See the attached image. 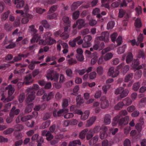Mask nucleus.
Segmentation results:
<instances>
[{
  "mask_svg": "<svg viewBox=\"0 0 146 146\" xmlns=\"http://www.w3.org/2000/svg\"><path fill=\"white\" fill-rule=\"evenodd\" d=\"M26 91L27 93L26 95L27 97L25 100V103H31L35 98V92L31 88H27Z\"/></svg>",
  "mask_w": 146,
  "mask_h": 146,
  "instance_id": "f257e3e1",
  "label": "nucleus"
},
{
  "mask_svg": "<svg viewBox=\"0 0 146 146\" xmlns=\"http://www.w3.org/2000/svg\"><path fill=\"white\" fill-rule=\"evenodd\" d=\"M5 90H8V97L5 99V102H8L12 100L14 98V96H12L15 91L14 88H12L11 85H10L5 88Z\"/></svg>",
  "mask_w": 146,
  "mask_h": 146,
  "instance_id": "f03ea898",
  "label": "nucleus"
},
{
  "mask_svg": "<svg viewBox=\"0 0 146 146\" xmlns=\"http://www.w3.org/2000/svg\"><path fill=\"white\" fill-rule=\"evenodd\" d=\"M109 33L107 31L102 32L101 36L96 37L97 40L104 41L105 42H108L109 41Z\"/></svg>",
  "mask_w": 146,
  "mask_h": 146,
  "instance_id": "7ed1b4c3",
  "label": "nucleus"
},
{
  "mask_svg": "<svg viewBox=\"0 0 146 146\" xmlns=\"http://www.w3.org/2000/svg\"><path fill=\"white\" fill-rule=\"evenodd\" d=\"M92 39V36L90 35L85 36L84 38V40L85 42L82 45L83 47L85 48L90 46L91 44L90 41Z\"/></svg>",
  "mask_w": 146,
  "mask_h": 146,
  "instance_id": "20e7f679",
  "label": "nucleus"
},
{
  "mask_svg": "<svg viewBox=\"0 0 146 146\" xmlns=\"http://www.w3.org/2000/svg\"><path fill=\"white\" fill-rule=\"evenodd\" d=\"M101 101L100 105L101 108L104 109L107 108L109 105V103L108 100L107 99L106 96H104L102 97L100 99Z\"/></svg>",
  "mask_w": 146,
  "mask_h": 146,
  "instance_id": "39448f33",
  "label": "nucleus"
},
{
  "mask_svg": "<svg viewBox=\"0 0 146 146\" xmlns=\"http://www.w3.org/2000/svg\"><path fill=\"white\" fill-rule=\"evenodd\" d=\"M68 112V109H60L57 112L56 110H55L53 111V115L54 117H60L62 115L64 112L67 113Z\"/></svg>",
  "mask_w": 146,
  "mask_h": 146,
  "instance_id": "423d86ee",
  "label": "nucleus"
},
{
  "mask_svg": "<svg viewBox=\"0 0 146 146\" xmlns=\"http://www.w3.org/2000/svg\"><path fill=\"white\" fill-rule=\"evenodd\" d=\"M114 68L113 67L110 68L109 70L108 73L110 76H111L112 78H115L119 74V72L117 70H114Z\"/></svg>",
  "mask_w": 146,
  "mask_h": 146,
  "instance_id": "0eeeda50",
  "label": "nucleus"
},
{
  "mask_svg": "<svg viewBox=\"0 0 146 146\" xmlns=\"http://www.w3.org/2000/svg\"><path fill=\"white\" fill-rule=\"evenodd\" d=\"M129 121V118L128 116H126L123 118L119 119L118 125H124L127 124Z\"/></svg>",
  "mask_w": 146,
  "mask_h": 146,
  "instance_id": "6e6552de",
  "label": "nucleus"
},
{
  "mask_svg": "<svg viewBox=\"0 0 146 146\" xmlns=\"http://www.w3.org/2000/svg\"><path fill=\"white\" fill-rule=\"evenodd\" d=\"M139 60L137 59L134 60L132 63L133 67L134 69L137 70H139L142 68V65H139Z\"/></svg>",
  "mask_w": 146,
  "mask_h": 146,
  "instance_id": "1a4fd4ad",
  "label": "nucleus"
},
{
  "mask_svg": "<svg viewBox=\"0 0 146 146\" xmlns=\"http://www.w3.org/2000/svg\"><path fill=\"white\" fill-rule=\"evenodd\" d=\"M54 96V94L52 92H50L48 95L45 93L43 95L42 99L43 100H46L47 101H48L52 98Z\"/></svg>",
  "mask_w": 146,
  "mask_h": 146,
  "instance_id": "9d476101",
  "label": "nucleus"
},
{
  "mask_svg": "<svg viewBox=\"0 0 146 146\" xmlns=\"http://www.w3.org/2000/svg\"><path fill=\"white\" fill-rule=\"evenodd\" d=\"M13 3L15 4H17L16 7L17 9H20L24 6L25 1L23 0H15Z\"/></svg>",
  "mask_w": 146,
  "mask_h": 146,
  "instance_id": "9b49d317",
  "label": "nucleus"
},
{
  "mask_svg": "<svg viewBox=\"0 0 146 146\" xmlns=\"http://www.w3.org/2000/svg\"><path fill=\"white\" fill-rule=\"evenodd\" d=\"M111 117L109 114H105L104 117V123L106 125H109L111 123Z\"/></svg>",
  "mask_w": 146,
  "mask_h": 146,
  "instance_id": "f8f14e48",
  "label": "nucleus"
},
{
  "mask_svg": "<svg viewBox=\"0 0 146 146\" xmlns=\"http://www.w3.org/2000/svg\"><path fill=\"white\" fill-rule=\"evenodd\" d=\"M26 104L27 105V106L25 109L24 112L25 113H28L31 111L34 104L32 103H26Z\"/></svg>",
  "mask_w": 146,
  "mask_h": 146,
  "instance_id": "ddd939ff",
  "label": "nucleus"
},
{
  "mask_svg": "<svg viewBox=\"0 0 146 146\" xmlns=\"http://www.w3.org/2000/svg\"><path fill=\"white\" fill-rule=\"evenodd\" d=\"M77 23L78 24L77 27L78 29H80L85 25V21L84 20L82 19H79L77 21Z\"/></svg>",
  "mask_w": 146,
  "mask_h": 146,
  "instance_id": "4468645a",
  "label": "nucleus"
},
{
  "mask_svg": "<svg viewBox=\"0 0 146 146\" xmlns=\"http://www.w3.org/2000/svg\"><path fill=\"white\" fill-rule=\"evenodd\" d=\"M82 3L81 1H76L74 2L71 6V10L73 11L75 10Z\"/></svg>",
  "mask_w": 146,
  "mask_h": 146,
  "instance_id": "2eb2a0df",
  "label": "nucleus"
},
{
  "mask_svg": "<svg viewBox=\"0 0 146 146\" xmlns=\"http://www.w3.org/2000/svg\"><path fill=\"white\" fill-rule=\"evenodd\" d=\"M46 44L50 45L56 43V40L51 37H46Z\"/></svg>",
  "mask_w": 146,
  "mask_h": 146,
  "instance_id": "dca6fc26",
  "label": "nucleus"
},
{
  "mask_svg": "<svg viewBox=\"0 0 146 146\" xmlns=\"http://www.w3.org/2000/svg\"><path fill=\"white\" fill-rule=\"evenodd\" d=\"M96 119L95 116L92 117L89 119L87 121L86 124V126L87 127H89L93 124Z\"/></svg>",
  "mask_w": 146,
  "mask_h": 146,
  "instance_id": "f3484780",
  "label": "nucleus"
},
{
  "mask_svg": "<svg viewBox=\"0 0 146 146\" xmlns=\"http://www.w3.org/2000/svg\"><path fill=\"white\" fill-rule=\"evenodd\" d=\"M32 78V76L31 74L27 75L25 77L24 80V83L26 85H28L33 82V81L29 82Z\"/></svg>",
  "mask_w": 146,
  "mask_h": 146,
  "instance_id": "a211bd4d",
  "label": "nucleus"
},
{
  "mask_svg": "<svg viewBox=\"0 0 146 146\" xmlns=\"http://www.w3.org/2000/svg\"><path fill=\"white\" fill-rule=\"evenodd\" d=\"M98 136L97 135L95 136L93 138L89 141V144L90 145L92 146L95 144L98 141Z\"/></svg>",
  "mask_w": 146,
  "mask_h": 146,
  "instance_id": "6ab92c4d",
  "label": "nucleus"
},
{
  "mask_svg": "<svg viewBox=\"0 0 146 146\" xmlns=\"http://www.w3.org/2000/svg\"><path fill=\"white\" fill-rule=\"evenodd\" d=\"M81 144L80 140L78 139L70 142L68 144V146H77V145H80Z\"/></svg>",
  "mask_w": 146,
  "mask_h": 146,
  "instance_id": "aec40b11",
  "label": "nucleus"
},
{
  "mask_svg": "<svg viewBox=\"0 0 146 146\" xmlns=\"http://www.w3.org/2000/svg\"><path fill=\"white\" fill-rule=\"evenodd\" d=\"M76 101L77 105H80L84 102V100L80 95H79L77 96Z\"/></svg>",
  "mask_w": 146,
  "mask_h": 146,
  "instance_id": "412c9836",
  "label": "nucleus"
},
{
  "mask_svg": "<svg viewBox=\"0 0 146 146\" xmlns=\"http://www.w3.org/2000/svg\"><path fill=\"white\" fill-rule=\"evenodd\" d=\"M134 25L136 28L141 27L142 26V24L141 19L139 18H137L135 21Z\"/></svg>",
  "mask_w": 146,
  "mask_h": 146,
  "instance_id": "4be33fe9",
  "label": "nucleus"
},
{
  "mask_svg": "<svg viewBox=\"0 0 146 146\" xmlns=\"http://www.w3.org/2000/svg\"><path fill=\"white\" fill-rule=\"evenodd\" d=\"M88 129H86L82 131L80 133L79 135L80 138L82 139H84L88 131Z\"/></svg>",
  "mask_w": 146,
  "mask_h": 146,
  "instance_id": "5701e85b",
  "label": "nucleus"
},
{
  "mask_svg": "<svg viewBox=\"0 0 146 146\" xmlns=\"http://www.w3.org/2000/svg\"><path fill=\"white\" fill-rule=\"evenodd\" d=\"M123 102L124 106H128L131 104L132 102L131 100L129 98L127 97L123 100Z\"/></svg>",
  "mask_w": 146,
  "mask_h": 146,
  "instance_id": "b1692460",
  "label": "nucleus"
},
{
  "mask_svg": "<svg viewBox=\"0 0 146 146\" xmlns=\"http://www.w3.org/2000/svg\"><path fill=\"white\" fill-rule=\"evenodd\" d=\"M129 92V91L128 89L123 90V91L119 95V98L120 99H121L126 97L128 95Z\"/></svg>",
  "mask_w": 146,
  "mask_h": 146,
  "instance_id": "393cba45",
  "label": "nucleus"
},
{
  "mask_svg": "<svg viewBox=\"0 0 146 146\" xmlns=\"http://www.w3.org/2000/svg\"><path fill=\"white\" fill-rule=\"evenodd\" d=\"M24 128V126L22 124H17L14 126L15 131H19L23 130Z\"/></svg>",
  "mask_w": 146,
  "mask_h": 146,
  "instance_id": "a878e982",
  "label": "nucleus"
},
{
  "mask_svg": "<svg viewBox=\"0 0 146 146\" xmlns=\"http://www.w3.org/2000/svg\"><path fill=\"white\" fill-rule=\"evenodd\" d=\"M90 113L89 111L88 110L85 111L84 114L81 115V119L83 120H85L87 119L89 117Z\"/></svg>",
  "mask_w": 146,
  "mask_h": 146,
  "instance_id": "bb28decb",
  "label": "nucleus"
},
{
  "mask_svg": "<svg viewBox=\"0 0 146 146\" xmlns=\"http://www.w3.org/2000/svg\"><path fill=\"white\" fill-rule=\"evenodd\" d=\"M120 116L118 115L115 116L113 119V122L112 123V125L113 126H115L119 123V120Z\"/></svg>",
  "mask_w": 146,
  "mask_h": 146,
  "instance_id": "cd10ccee",
  "label": "nucleus"
},
{
  "mask_svg": "<svg viewBox=\"0 0 146 146\" xmlns=\"http://www.w3.org/2000/svg\"><path fill=\"white\" fill-rule=\"evenodd\" d=\"M50 123V121L49 120H47L43 122L40 126V129H44L48 127Z\"/></svg>",
  "mask_w": 146,
  "mask_h": 146,
  "instance_id": "c85d7f7f",
  "label": "nucleus"
},
{
  "mask_svg": "<svg viewBox=\"0 0 146 146\" xmlns=\"http://www.w3.org/2000/svg\"><path fill=\"white\" fill-rule=\"evenodd\" d=\"M124 106L123 102L118 103L114 107V109L116 110H119L122 108Z\"/></svg>",
  "mask_w": 146,
  "mask_h": 146,
  "instance_id": "c756f323",
  "label": "nucleus"
},
{
  "mask_svg": "<svg viewBox=\"0 0 146 146\" xmlns=\"http://www.w3.org/2000/svg\"><path fill=\"white\" fill-rule=\"evenodd\" d=\"M133 76V74L132 73H130L127 74L125 76L124 81L125 82H127L129 80L132 79Z\"/></svg>",
  "mask_w": 146,
  "mask_h": 146,
  "instance_id": "7c9ffc66",
  "label": "nucleus"
},
{
  "mask_svg": "<svg viewBox=\"0 0 146 146\" xmlns=\"http://www.w3.org/2000/svg\"><path fill=\"white\" fill-rule=\"evenodd\" d=\"M16 109V107L13 106L11 110L10 113H11L14 115H17L20 112V110L19 109Z\"/></svg>",
  "mask_w": 146,
  "mask_h": 146,
  "instance_id": "2f4dec72",
  "label": "nucleus"
},
{
  "mask_svg": "<svg viewBox=\"0 0 146 146\" xmlns=\"http://www.w3.org/2000/svg\"><path fill=\"white\" fill-rule=\"evenodd\" d=\"M10 13L9 11H8L4 13L2 15L1 19L2 21H3L6 20L8 17Z\"/></svg>",
  "mask_w": 146,
  "mask_h": 146,
  "instance_id": "473e14b6",
  "label": "nucleus"
},
{
  "mask_svg": "<svg viewBox=\"0 0 146 146\" xmlns=\"http://www.w3.org/2000/svg\"><path fill=\"white\" fill-rule=\"evenodd\" d=\"M40 23L45 29H49L50 28V25L46 20H45L42 21L40 22Z\"/></svg>",
  "mask_w": 146,
  "mask_h": 146,
  "instance_id": "72a5a7b5",
  "label": "nucleus"
},
{
  "mask_svg": "<svg viewBox=\"0 0 146 146\" xmlns=\"http://www.w3.org/2000/svg\"><path fill=\"white\" fill-rule=\"evenodd\" d=\"M32 115H29L26 116L21 117V121L23 122H25L33 118Z\"/></svg>",
  "mask_w": 146,
  "mask_h": 146,
  "instance_id": "f704fd0d",
  "label": "nucleus"
},
{
  "mask_svg": "<svg viewBox=\"0 0 146 146\" xmlns=\"http://www.w3.org/2000/svg\"><path fill=\"white\" fill-rule=\"evenodd\" d=\"M140 86V84L139 82L134 83L132 89L135 91H137Z\"/></svg>",
  "mask_w": 146,
  "mask_h": 146,
  "instance_id": "c9c22d12",
  "label": "nucleus"
},
{
  "mask_svg": "<svg viewBox=\"0 0 146 146\" xmlns=\"http://www.w3.org/2000/svg\"><path fill=\"white\" fill-rule=\"evenodd\" d=\"M50 72L51 73L53 74V77L54 78L53 80L55 82L57 81L58 80L59 76L58 74L56 72H54V71L53 70L50 71Z\"/></svg>",
  "mask_w": 146,
  "mask_h": 146,
  "instance_id": "e433bc0d",
  "label": "nucleus"
},
{
  "mask_svg": "<svg viewBox=\"0 0 146 146\" xmlns=\"http://www.w3.org/2000/svg\"><path fill=\"white\" fill-rule=\"evenodd\" d=\"M133 56L131 53H129L127 56L126 58V61L127 63H130L133 60Z\"/></svg>",
  "mask_w": 146,
  "mask_h": 146,
  "instance_id": "4c0bfd02",
  "label": "nucleus"
},
{
  "mask_svg": "<svg viewBox=\"0 0 146 146\" xmlns=\"http://www.w3.org/2000/svg\"><path fill=\"white\" fill-rule=\"evenodd\" d=\"M58 7L57 5H54L52 6L50 8L48 12V14H50L56 11Z\"/></svg>",
  "mask_w": 146,
  "mask_h": 146,
  "instance_id": "58836bf2",
  "label": "nucleus"
},
{
  "mask_svg": "<svg viewBox=\"0 0 146 146\" xmlns=\"http://www.w3.org/2000/svg\"><path fill=\"white\" fill-rule=\"evenodd\" d=\"M94 133L92 130H89L87 133L86 135V139L90 140L93 136Z\"/></svg>",
  "mask_w": 146,
  "mask_h": 146,
  "instance_id": "ea45409f",
  "label": "nucleus"
},
{
  "mask_svg": "<svg viewBox=\"0 0 146 146\" xmlns=\"http://www.w3.org/2000/svg\"><path fill=\"white\" fill-rule=\"evenodd\" d=\"M58 14L57 13H54L48 15L47 16V19H56L58 16Z\"/></svg>",
  "mask_w": 146,
  "mask_h": 146,
  "instance_id": "a19ab883",
  "label": "nucleus"
},
{
  "mask_svg": "<svg viewBox=\"0 0 146 146\" xmlns=\"http://www.w3.org/2000/svg\"><path fill=\"white\" fill-rule=\"evenodd\" d=\"M25 98V94L22 93L20 94L19 97V103H21L23 102Z\"/></svg>",
  "mask_w": 146,
  "mask_h": 146,
  "instance_id": "79ce46f5",
  "label": "nucleus"
},
{
  "mask_svg": "<svg viewBox=\"0 0 146 146\" xmlns=\"http://www.w3.org/2000/svg\"><path fill=\"white\" fill-rule=\"evenodd\" d=\"M81 36H79L75 38L73 40L75 42H77L78 44L80 45L82 44L83 42V40L81 39Z\"/></svg>",
  "mask_w": 146,
  "mask_h": 146,
  "instance_id": "37998d69",
  "label": "nucleus"
},
{
  "mask_svg": "<svg viewBox=\"0 0 146 146\" xmlns=\"http://www.w3.org/2000/svg\"><path fill=\"white\" fill-rule=\"evenodd\" d=\"M69 35L68 33L63 32L60 35V36L63 39L66 40L69 37Z\"/></svg>",
  "mask_w": 146,
  "mask_h": 146,
  "instance_id": "c03bdc74",
  "label": "nucleus"
},
{
  "mask_svg": "<svg viewBox=\"0 0 146 146\" xmlns=\"http://www.w3.org/2000/svg\"><path fill=\"white\" fill-rule=\"evenodd\" d=\"M14 117V115L11 113H10L9 116L6 119L7 123H11L13 121Z\"/></svg>",
  "mask_w": 146,
  "mask_h": 146,
  "instance_id": "a18cd8bd",
  "label": "nucleus"
},
{
  "mask_svg": "<svg viewBox=\"0 0 146 146\" xmlns=\"http://www.w3.org/2000/svg\"><path fill=\"white\" fill-rule=\"evenodd\" d=\"M80 14V11H76L74 12L72 14L73 19L74 20H76L79 17Z\"/></svg>",
  "mask_w": 146,
  "mask_h": 146,
  "instance_id": "49530a36",
  "label": "nucleus"
},
{
  "mask_svg": "<svg viewBox=\"0 0 146 146\" xmlns=\"http://www.w3.org/2000/svg\"><path fill=\"white\" fill-rule=\"evenodd\" d=\"M126 47L125 45H123L122 47H119L118 48V52L119 54H121L125 51V49Z\"/></svg>",
  "mask_w": 146,
  "mask_h": 146,
  "instance_id": "de8ad7c7",
  "label": "nucleus"
},
{
  "mask_svg": "<svg viewBox=\"0 0 146 146\" xmlns=\"http://www.w3.org/2000/svg\"><path fill=\"white\" fill-rule=\"evenodd\" d=\"M12 41H10L9 42H11V43L8 45L6 46L5 47V48L6 49H10L13 48L15 47L16 46V44L15 43L12 42Z\"/></svg>",
  "mask_w": 146,
  "mask_h": 146,
  "instance_id": "09e8293b",
  "label": "nucleus"
},
{
  "mask_svg": "<svg viewBox=\"0 0 146 146\" xmlns=\"http://www.w3.org/2000/svg\"><path fill=\"white\" fill-rule=\"evenodd\" d=\"M46 105L45 104H43L41 106L40 105L36 106L34 109L35 111H38L40 110L41 108H43L42 109L43 110L45 109Z\"/></svg>",
  "mask_w": 146,
  "mask_h": 146,
  "instance_id": "8fccbe9b",
  "label": "nucleus"
},
{
  "mask_svg": "<svg viewBox=\"0 0 146 146\" xmlns=\"http://www.w3.org/2000/svg\"><path fill=\"white\" fill-rule=\"evenodd\" d=\"M145 57V54L143 51L139 50L138 53L137 57L139 58H143Z\"/></svg>",
  "mask_w": 146,
  "mask_h": 146,
  "instance_id": "3c124183",
  "label": "nucleus"
},
{
  "mask_svg": "<svg viewBox=\"0 0 146 146\" xmlns=\"http://www.w3.org/2000/svg\"><path fill=\"white\" fill-rule=\"evenodd\" d=\"M113 57V54L111 53H108L106 54L104 57V59L107 61L111 58Z\"/></svg>",
  "mask_w": 146,
  "mask_h": 146,
  "instance_id": "603ef678",
  "label": "nucleus"
},
{
  "mask_svg": "<svg viewBox=\"0 0 146 146\" xmlns=\"http://www.w3.org/2000/svg\"><path fill=\"white\" fill-rule=\"evenodd\" d=\"M125 13V11L122 9L119 10V13L118 17L120 18H122Z\"/></svg>",
  "mask_w": 146,
  "mask_h": 146,
  "instance_id": "864d4df0",
  "label": "nucleus"
},
{
  "mask_svg": "<svg viewBox=\"0 0 146 146\" xmlns=\"http://www.w3.org/2000/svg\"><path fill=\"white\" fill-rule=\"evenodd\" d=\"M14 129L12 128H9L6 130L4 131L3 133L4 134L7 135L11 133L13 131Z\"/></svg>",
  "mask_w": 146,
  "mask_h": 146,
  "instance_id": "5fc2aeb1",
  "label": "nucleus"
},
{
  "mask_svg": "<svg viewBox=\"0 0 146 146\" xmlns=\"http://www.w3.org/2000/svg\"><path fill=\"white\" fill-rule=\"evenodd\" d=\"M117 36V34L115 33H114L111 35L110 38L112 42H115Z\"/></svg>",
  "mask_w": 146,
  "mask_h": 146,
  "instance_id": "6e6d98bb",
  "label": "nucleus"
},
{
  "mask_svg": "<svg viewBox=\"0 0 146 146\" xmlns=\"http://www.w3.org/2000/svg\"><path fill=\"white\" fill-rule=\"evenodd\" d=\"M124 88L123 87H121L117 88L115 91V94L118 95L120 94H121V92L123 91Z\"/></svg>",
  "mask_w": 146,
  "mask_h": 146,
  "instance_id": "4d7b16f0",
  "label": "nucleus"
},
{
  "mask_svg": "<svg viewBox=\"0 0 146 146\" xmlns=\"http://www.w3.org/2000/svg\"><path fill=\"white\" fill-rule=\"evenodd\" d=\"M36 142L38 143L37 146H41L42 144L44 142V139L42 137H41L38 139L36 140Z\"/></svg>",
  "mask_w": 146,
  "mask_h": 146,
  "instance_id": "13d9d810",
  "label": "nucleus"
},
{
  "mask_svg": "<svg viewBox=\"0 0 146 146\" xmlns=\"http://www.w3.org/2000/svg\"><path fill=\"white\" fill-rule=\"evenodd\" d=\"M100 133V139H102L106 138L108 136L107 133L102 132V131H101Z\"/></svg>",
  "mask_w": 146,
  "mask_h": 146,
  "instance_id": "bf43d9fd",
  "label": "nucleus"
},
{
  "mask_svg": "<svg viewBox=\"0 0 146 146\" xmlns=\"http://www.w3.org/2000/svg\"><path fill=\"white\" fill-rule=\"evenodd\" d=\"M62 20L64 23H65L69 24L70 22L69 21V17L66 16H65L63 17Z\"/></svg>",
  "mask_w": 146,
  "mask_h": 146,
  "instance_id": "052dcab7",
  "label": "nucleus"
},
{
  "mask_svg": "<svg viewBox=\"0 0 146 146\" xmlns=\"http://www.w3.org/2000/svg\"><path fill=\"white\" fill-rule=\"evenodd\" d=\"M97 72L99 75H102L103 72V68L101 66H98L97 68Z\"/></svg>",
  "mask_w": 146,
  "mask_h": 146,
  "instance_id": "680f3d73",
  "label": "nucleus"
},
{
  "mask_svg": "<svg viewBox=\"0 0 146 146\" xmlns=\"http://www.w3.org/2000/svg\"><path fill=\"white\" fill-rule=\"evenodd\" d=\"M115 40L117 44V45H120L122 44V37L121 36H119Z\"/></svg>",
  "mask_w": 146,
  "mask_h": 146,
  "instance_id": "e2e57ef3",
  "label": "nucleus"
},
{
  "mask_svg": "<svg viewBox=\"0 0 146 146\" xmlns=\"http://www.w3.org/2000/svg\"><path fill=\"white\" fill-rule=\"evenodd\" d=\"M100 41L97 40L95 42V43L93 47V48L94 50H97L99 48V45L100 44Z\"/></svg>",
  "mask_w": 146,
  "mask_h": 146,
  "instance_id": "0e129e2a",
  "label": "nucleus"
},
{
  "mask_svg": "<svg viewBox=\"0 0 146 146\" xmlns=\"http://www.w3.org/2000/svg\"><path fill=\"white\" fill-rule=\"evenodd\" d=\"M76 57L77 60L80 61H82L84 59L83 54H77L76 55Z\"/></svg>",
  "mask_w": 146,
  "mask_h": 146,
  "instance_id": "69168bd1",
  "label": "nucleus"
},
{
  "mask_svg": "<svg viewBox=\"0 0 146 146\" xmlns=\"http://www.w3.org/2000/svg\"><path fill=\"white\" fill-rule=\"evenodd\" d=\"M96 73L95 72H93L90 74L89 78L90 79H93L96 78Z\"/></svg>",
  "mask_w": 146,
  "mask_h": 146,
  "instance_id": "338daca9",
  "label": "nucleus"
},
{
  "mask_svg": "<svg viewBox=\"0 0 146 146\" xmlns=\"http://www.w3.org/2000/svg\"><path fill=\"white\" fill-rule=\"evenodd\" d=\"M141 124L140 123H137L135 125V128L139 132L140 131L142 130Z\"/></svg>",
  "mask_w": 146,
  "mask_h": 146,
  "instance_id": "774afa93",
  "label": "nucleus"
}]
</instances>
